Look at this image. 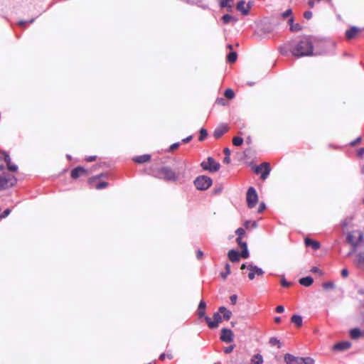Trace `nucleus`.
<instances>
[{"instance_id": "9d476101", "label": "nucleus", "mask_w": 364, "mask_h": 364, "mask_svg": "<svg viewBox=\"0 0 364 364\" xmlns=\"http://www.w3.org/2000/svg\"><path fill=\"white\" fill-rule=\"evenodd\" d=\"M247 269L250 271L248 274V278L250 280H253L255 276H262L264 272L263 269L253 263H250L247 265Z\"/></svg>"}, {"instance_id": "72a5a7b5", "label": "nucleus", "mask_w": 364, "mask_h": 364, "mask_svg": "<svg viewBox=\"0 0 364 364\" xmlns=\"http://www.w3.org/2000/svg\"><path fill=\"white\" fill-rule=\"evenodd\" d=\"M241 248H242V250L240 252V257H242L244 259L248 258L250 256V252H249V250L247 248V245H246L243 247H241Z\"/></svg>"}, {"instance_id": "2f4dec72", "label": "nucleus", "mask_w": 364, "mask_h": 364, "mask_svg": "<svg viewBox=\"0 0 364 364\" xmlns=\"http://www.w3.org/2000/svg\"><path fill=\"white\" fill-rule=\"evenodd\" d=\"M237 54L235 51H230L227 55V60L230 63H233L237 60Z\"/></svg>"}, {"instance_id": "e2e57ef3", "label": "nucleus", "mask_w": 364, "mask_h": 364, "mask_svg": "<svg viewBox=\"0 0 364 364\" xmlns=\"http://www.w3.org/2000/svg\"><path fill=\"white\" fill-rule=\"evenodd\" d=\"M360 141H361V137L358 136L356 139H355L354 141H351L350 143V144L351 146H355L357 144L360 143Z\"/></svg>"}, {"instance_id": "3c124183", "label": "nucleus", "mask_w": 364, "mask_h": 364, "mask_svg": "<svg viewBox=\"0 0 364 364\" xmlns=\"http://www.w3.org/2000/svg\"><path fill=\"white\" fill-rule=\"evenodd\" d=\"M266 209V204L264 202H261L259 205L257 212L259 213H262Z\"/></svg>"}, {"instance_id": "4be33fe9", "label": "nucleus", "mask_w": 364, "mask_h": 364, "mask_svg": "<svg viewBox=\"0 0 364 364\" xmlns=\"http://www.w3.org/2000/svg\"><path fill=\"white\" fill-rule=\"evenodd\" d=\"M288 23L290 26V31L293 32H298L302 29V26L299 23H294V17L291 16L288 20Z\"/></svg>"}, {"instance_id": "4d7b16f0", "label": "nucleus", "mask_w": 364, "mask_h": 364, "mask_svg": "<svg viewBox=\"0 0 364 364\" xmlns=\"http://www.w3.org/2000/svg\"><path fill=\"white\" fill-rule=\"evenodd\" d=\"M181 143L180 142H176V143H173V144H171L169 147V151H171L176 149H177L179 146H180Z\"/></svg>"}, {"instance_id": "5fc2aeb1", "label": "nucleus", "mask_w": 364, "mask_h": 364, "mask_svg": "<svg viewBox=\"0 0 364 364\" xmlns=\"http://www.w3.org/2000/svg\"><path fill=\"white\" fill-rule=\"evenodd\" d=\"M7 168L10 171H16L17 169H18V166L16 164H9V166H7Z\"/></svg>"}, {"instance_id": "58836bf2", "label": "nucleus", "mask_w": 364, "mask_h": 364, "mask_svg": "<svg viewBox=\"0 0 364 364\" xmlns=\"http://www.w3.org/2000/svg\"><path fill=\"white\" fill-rule=\"evenodd\" d=\"M224 95L226 98L231 100L235 97V93L232 89L228 88L225 90Z\"/></svg>"}, {"instance_id": "f704fd0d", "label": "nucleus", "mask_w": 364, "mask_h": 364, "mask_svg": "<svg viewBox=\"0 0 364 364\" xmlns=\"http://www.w3.org/2000/svg\"><path fill=\"white\" fill-rule=\"evenodd\" d=\"M0 159H4L7 166H9V164H11L10 156L5 151L1 152V156H0Z\"/></svg>"}, {"instance_id": "aec40b11", "label": "nucleus", "mask_w": 364, "mask_h": 364, "mask_svg": "<svg viewBox=\"0 0 364 364\" xmlns=\"http://www.w3.org/2000/svg\"><path fill=\"white\" fill-rule=\"evenodd\" d=\"M228 257L232 262H237L240 259V252L234 249L229 250Z\"/></svg>"}, {"instance_id": "a18cd8bd", "label": "nucleus", "mask_w": 364, "mask_h": 364, "mask_svg": "<svg viewBox=\"0 0 364 364\" xmlns=\"http://www.w3.org/2000/svg\"><path fill=\"white\" fill-rule=\"evenodd\" d=\"M35 21V18H31L30 20L28 21H23V20H21L18 22V25H20L21 26H27L28 24H30V23H32L33 21Z\"/></svg>"}, {"instance_id": "37998d69", "label": "nucleus", "mask_w": 364, "mask_h": 364, "mask_svg": "<svg viewBox=\"0 0 364 364\" xmlns=\"http://www.w3.org/2000/svg\"><path fill=\"white\" fill-rule=\"evenodd\" d=\"M292 15V10L291 9H288L287 10H286L284 12H283L282 14H281V16L283 19H285L287 18H288L289 16H291Z\"/></svg>"}, {"instance_id": "4468645a", "label": "nucleus", "mask_w": 364, "mask_h": 364, "mask_svg": "<svg viewBox=\"0 0 364 364\" xmlns=\"http://www.w3.org/2000/svg\"><path fill=\"white\" fill-rule=\"evenodd\" d=\"M346 240L348 243L350 244L352 246L351 251L348 254V256H350L353 254V252H354L356 250L357 247L359 245V241H355L354 236L350 232L348 234L346 237Z\"/></svg>"}, {"instance_id": "ea45409f", "label": "nucleus", "mask_w": 364, "mask_h": 364, "mask_svg": "<svg viewBox=\"0 0 364 364\" xmlns=\"http://www.w3.org/2000/svg\"><path fill=\"white\" fill-rule=\"evenodd\" d=\"M208 136V132L204 128H202L200 129V136H199V138H198V140L200 141H202L203 140H205V139Z\"/></svg>"}, {"instance_id": "0e129e2a", "label": "nucleus", "mask_w": 364, "mask_h": 364, "mask_svg": "<svg viewBox=\"0 0 364 364\" xmlns=\"http://www.w3.org/2000/svg\"><path fill=\"white\" fill-rule=\"evenodd\" d=\"M97 156H87L85 158V161H88V162H92V161H95Z\"/></svg>"}, {"instance_id": "6e6d98bb", "label": "nucleus", "mask_w": 364, "mask_h": 364, "mask_svg": "<svg viewBox=\"0 0 364 364\" xmlns=\"http://www.w3.org/2000/svg\"><path fill=\"white\" fill-rule=\"evenodd\" d=\"M222 190H223V188L221 186H218V187H215L213 188V194L215 195H218L219 193H220L222 192Z\"/></svg>"}, {"instance_id": "6e6552de", "label": "nucleus", "mask_w": 364, "mask_h": 364, "mask_svg": "<svg viewBox=\"0 0 364 364\" xmlns=\"http://www.w3.org/2000/svg\"><path fill=\"white\" fill-rule=\"evenodd\" d=\"M161 173H163L162 179L166 181L173 182L178 178L176 173L168 166L161 167Z\"/></svg>"}, {"instance_id": "f03ea898", "label": "nucleus", "mask_w": 364, "mask_h": 364, "mask_svg": "<svg viewBox=\"0 0 364 364\" xmlns=\"http://www.w3.org/2000/svg\"><path fill=\"white\" fill-rule=\"evenodd\" d=\"M284 360L286 364H315V360L311 357H299L291 353L284 354Z\"/></svg>"}, {"instance_id": "c756f323", "label": "nucleus", "mask_w": 364, "mask_h": 364, "mask_svg": "<svg viewBox=\"0 0 364 364\" xmlns=\"http://www.w3.org/2000/svg\"><path fill=\"white\" fill-rule=\"evenodd\" d=\"M356 265L358 267L364 266V252H358L356 255Z\"/></svg>"}, {"instance_id": "de8ad7c7", "label": "nucleus", "mask_w": 364, "mask_h": 364, "mask_svg": "<svg viewBox=\"0 0 364 364\" xmlns=\"http://www.w3.org/2000/svg\"><path fill=\"white\" fill-rule=\"evenodd\" d=\"M153 176L159 179H162L163 173H161V168L155 171L154 173H153Z\"/></svg>"}, {"instance_id": "423d86ee", "label": "nucleus", "mask_w": 364, "mask_h": 364, "mask_svg": "<svg viewBox=\"0 0 364 364\" xmlns=\"http://www.w3.org/2000/svg\"><path fill=\"white\" fill-rule=\"evenodd\" d=\"M246 200L249 208H253L256 205L258 201V196L254 187L251 186L247 189Z\"/></svg>"}, {"instance_id": "393cba45", "label": "nucleus", "mask_w": 364, "mask_h": 364, "mask_svg": "<svg viewBox=\"0 0 364 364\" xmlns=\"http://www.w3.org/2000/svg\"><path fill=\"white\" fill-rule=\"evenodd\" d=\"M299 282L301 285L308 287L313 284L314 279L311 276H306L301 278Z\"/></svg>"}, {"instance_id": "c03bdc74", "label": "nucleus", "mask_w": 364, "mask_h": 364, "mask_svg": "<svg viewBox=\"0 0 364 364\" xmlns=\"http://www.w3.org/2000/svg\"><path fill=\"white\" fill-rule=\"evenodd\" d=\"M235 234L237 237H244L245 235V230L243 228H238L235 230Z\"/></svg>"}, {"instance_id": "052dcab7", "label": "nucleus", "mask_w": 364, "mask_h": 364, "mask_svg": "<svg viewBox=\"0 0 364 364\" xmlns=\"http://www.w3.org/2000/svg\"><path fill=\"white\" fill-rule=\"evenodd\" d=\"M276 312L278 314L283 313L284 311V307L282 305L277 306L275 309Z\"/></svg>"}, {"instance_id": "f3484780", "label": "nucleus", "mask_w": 364, "mask_h": 364, "mask_svg": "<svg viewBox=\"0 0 364 364\" xmlns=\"http://www.w3.org/2000/svg\"><path fill=\"white\" fill-rule=\"evenodd\" d=\"M205 309H206V303L204 300H201L199 302L198 309H197V314L199 316V318H203L205 320V317H208V316L205 315Z\"/></svg>"}, {"instance_id": "f257e3e1", "label": "nucleus", "mask_w": 364, "mask_h": 364, "mask_svg": "<svg viewBox=\"0 0 364 364\" xmlns=\"http://www.w3.org/2000/svg\"><path fill=\"white\" fill-rule=\"evenodd\" d=\"M291 53L296 58L311 56L316 55L314 53V41L311 36H303L291 49Z\"/></svg>"}, {"instance_id": "a211bd4d", "label": "nucleus", "mask_w": 364, "mask_h": 364, "mask_svg": "<svg viewBox=\"0 0 364 364\" xmlns=\"http://www.w3.org/2000/svg\"><path fill=\"white\" fill-rule=\"evenodd\" d=\"M223 23L224 24L232 23V25L235 24L238 21V18L236 16H232L230 14H224L221 18Z\"/></svg>"}, {"instance_id": "603ef678", "label": "nucleus", "mask_w": 364, "mask_h": 364, "mask_svg": "<svg viewBox=\"0 0 364 364\" xmlns=\"http://www.w3.org/2000/svg\"><path fill=\"white\" fill-rule=\"evenodd\" d=\"M281 285L284 287H289L291 285V283L287 281V279L284 277H283L281 279Z\"/></svg>"}, {"instance_id": "7c9ffc66", "label": "nucleus", "mask_w": 364, "mask_h": 364, "mask_svg": "<svg viewBox=\"0 0 364 364\" xmlns=\"http://www.w3.org/2000/svg\"><path fill=\"white\" fill-rule=\"evenodd\" d=\"M263 362V357L260 353H257L254 355L251 359L252 364H262Z\"/></svg>"}, {"instance_id": "8fccbe9b", "label": "nucleus", "mask_w": 364, "mask_h": 364, "mask_svg": "<svg viewBox=\"0 0 364 364\" xmlns=\"http://www.w3.org/2000/svg\"><path fill=\"white\" fill-rule=\"evenodd\" d=\"M235 345H230L229 346H227L224 348V353L225 354H229L234 350Z\"/></svg>"}, {"instance_id": "1a4fd4ad", "label": "nucleus", "mask_w": 364, "mask_h": 364, "mask_svg": "<svg viewBox=\"0 0 364 364\" xmlns=\"http://www.w3.org/2000/svg\"><path fill=\"white\" fill-rule=\"evenodd\" d=\"M220 314L221 313L219 311L218 312H215L213 316L214 319L213 321H212L209 316L205 317V321L210 329L216 328L218 326V324L222 322L223 318Z\"/></svg>"}, {"instance_id": "774afa93", "label": "nucleus", "mask_w": 364, "mask_h": 364, "mask_svg": "<svg viewBox=\"0 0 364 364\" xmlns=\"http://www.w3.org/2000/svg\"><path fill=\"white\" fill-rule=\"evenodd\" d=\"M223 152H224L225 156H230L231 151L229 148H228V147L225 148L223 150Z\"/></svg>"}, {"instance_id": "20e7f679", "label": "nucleus", "mask_w": 364, "mask_h": 364, "mask_svg": "<svg viewBox=\"0 0 364 364\" xmlns=\"http://www.w3.org/2000/svg\"><path fill=\"white\" fill-rule=\"evenodd\" d=\"M17 183V178L9 173H4L0 176V191L6 190L14 186Z\"/></svg>"}, {"instance_id": "338daca9", "label": "nucleus", "mask_w": 364, "mask_h": 364, "mask_svg": "<svg viewBox=\"0 0 364 364\" xmlns=\"http://www.w3.org/2000/svg\"><path fill=\"white\" fill-rule=\"evenodd\" d=\"M203 252L201 250H198L196 252V257L198 259H200L203 257Z\"/></svg>"}, {"instance_id": "e433bc0d", "label": "nucleus", "mask_w": 364, "mask_h": 364, "mask_svg": "<svg viewBox=\"0 0 364 364\" xmlns=\"http://www.w3.org/2000/svg\"><path fill=\"white\" fill-rule=\"evenodd\" d=\"M107 173H102L100 174H97L95 176H92V177H90L89 179H88V183L90 184H92L94 183L95 181H96L97 179H99L102 177H106L107 176Z\"/></svg>"}, {"instance_id": "79ce46f5", "label": "nucleus", "mask_w": 364, "mask_h": 364, "mask_svg": "<svg viewBox=\"0 0 364 364\" xmlns=\"http://www.w3.org/2000/svg\"><path fill=\"white\" fill-rule=\"evenodd\" d=\"M108 185H109V183L107 182L101 181L96 185L95 188L97 190H101V189L107 188L108 186Z\"/></svg>"}, {"instance_id": "2eb2a0df", "label": "nucleus", "mask_w": 364, "mask_h": 364, "mask_svg": "<svg viewBox=\"0 0 364 364\" xmlns=\"http://www.w3.org/2000/svg\"><path fill=\"white\" fill-rule=\"evenodd\" d=\"M228 131V127L225 124H221L215 129L213 136L215 139H219Z\"/></svg>"}, {"instance_id": "c9c22d12", "label": "nucleus", "mask_w": 364, "mask_h": 364, "mask_svg": "<svg viewBox=\"0 0 364 364\" xmlns=\"http://www.w3.org/2000/svg\"><path fill=\"white\" fill-rule=\"evenodd\" d=\"M244 139L240 136H235L232 139V144L235 146H240L243 144Z\"/></svg>"}, {"instance_id": "680f3d73", "label": "nucleus", "mask_w": 364, "mask_h": 364, "mask_svg": "<svg viewBox=\"0 0 364 364\" xmlns=\"http://www.w3.org/2000/svg\"><path fill=\"white\" fill-rule=\"evenodd\" d=\"M341 274L343 277H347L349 274L348 270L347 269H343L341 270Z\"/></svg>"}, {"instance_id": "49530a36", "label": "nucleus", "mask_w": 364, "mask_h": 364, "mask_svg": "<svg viewBox=\"0 0 364 364\" xmlns=\"http://www.w3.org/2000/svg\"><path fill=\"white\" fill-rule=\"evenodd\" d=\"M11 209L6 208L0 214V219L6 218L11 213Z\"/></svg>"}, {"instance_id": "7ed1b4c3", "label": "nucleus", "mask_w": 364, "mask_h": 364, "mask_svg": "<svg viewBox=\"0 0 364 364\" xmlns=\"http://www.w3.org/2000/svg\"><path fill=\"white\" fill-rule=\"evenodd\" d=\"M193 184L198 190L205 191L213 184V180L210 177L202 175L196 178Z\"/></svg>"}, {"instance_id": "4c0bfd02", "label": "nucleus", "mask_w": 364, "mask_h": 364, "mask_svg": "<svg viewBox=\"0 0 364 364\" xmlns=\"http://www.w3.org/2000/svg\"><path fill=\"white\" fill-rule=\"evenodd\" d=\"M322 287L325 290L333 289L335 288V284L333 282H323L322 284Z\"/></svg>"}, {"instance_id": "ddd939ff", "label": "nucleus", "mask_w": 364, "mask_h": 364, "mask_svg": "<svg viewBox=\"0 0 364 364\" xmlns=\"http://www.w3.org/2000/svg\"><path fill=\"white\" fill-rule=\"evenodd\" d=\"M252 2L251 1H249L246 6H245V0H240L237 2V5H236V9L237 11H240L242 13V15L244 16H247L250 13V10L252 7Z\"/></svg>"}, {"instance_id": "9b49d317", "label": "nucleus", "mask_w": 364, "mask_h": 364, "mask_svg": "<svg viewBox=\"0 0 364 364\" xmlns=\"http://www.w3.org/2000/svg\"><path fill=\"white\" fill-rule=\"evenodd\" d=\"M91 171L82 166H77L71 171L70 176L73 179H77L80 176H88Z\"/></svg>"}, {"instance_id": "a878e982", "label": "nucleus", "mask_w": 364, "mask_h": 364, "mask_svg": "<svg viewBox=\"0 0 364 364\" xmlns=\"http://www.w3.org/2000/svg\"><path fill=\"white\" fill-rule=\"evenodd\" d=\"M219 311L223 314L222 318L226 321H228L232 316V311L227 309L225 306H220Z\"/></svg>"}, {"instance_id": "c85d7f7f", "label": "nucleus", "mask_w": 364, "mask_h": 364, "mask_svg": "<svg viewBox=\"0 0 364 364\" xmlns=\"http://www.w3.org/2000/svg\"><path fill=\"white\" fill-rule=\"evenodd\" d=\"M234 0H220L219 5L221 8H227L228 11H232V6L230 4V2H232Z\"/></svg>"}, {"instance_id": "bb28decb", "label": "nucleus", "mask_w": 364, "mask_h": 364, "mask_svg": "<svg viewBox=\"0 0 364 364\" xmlns=\"http://www.w3.org/2000/svg\"><path fill=\"white\" fill-rule=\"evenodd\" d=\"M150 159H151V155L150 154H143V155H141V156H136L135 158H134L133 160L136 163L143 164V163H145L146 161H149Z\"/></svg>"}, {"instance_id": "473e14b6", "label": "nucleus", "mask_w": 364, "mask_h": 364, "mask_svg": "<svg viewBox=\"0 0 364 364\" xmlns=\"http://www.w3.org/2000/svg\"><path fill=\"white\" fill-rule=\"evenodd\" d=\"M231 269H230V265L229 263H226L225 264V272H222L220 273V276L223 279H225L230 274Z\"/></svg>"}, {"instance_id": "69168bd1", "label": "nucleus", "mask_w": 364, "mask_h": 364, "mask_svg": "<svg viewBox=\"0 0 364 364\" xmlns=\"http://www.w3.org/2000/svg\"><path fill=\"white\" fill-rule=\"evenodd\" d=\"M357 155L362 157L364 155V148L361 147L357 151Z\"/></svg>"}, {"instance_id": "cd10ccee", "label": "nucleus", "mask_w": 364, "mask_h": 364, "mask_svg": "<svg viewBox=\"0 0 364 364\" xmlns=\"http://www.w3.org/2000/svg\"><path fill=\"white\" fill-rule=\"evenodd\" d=\"M291 322L295 324L297 327H300L303 324L302 316L299 314H294L291 318Z\"/></svg>"}, {"instance_id": "0eeeda50", "label": "nucleus", "mask_w": 364, "mask_h": 364, "mask_svg": "<svg viewBox=\"0 0 364 364\" xmlns=\"http://www.w3.org/2000/svg\"><path fill=\"white\" fill-rule=\"evenodd\" d=\"M270 171V166L267 162H263L254 168V172L257 175L260 174L262 180H265L269 176Z\"/></svg>"}, {"instance_id": "412c9836", "label": "nucleus", "mask_w": 364, "mask_h": 364, "mask_svg": "<svg viewBox=\"0 0 364 364\" xmlns=\"http://www.w3.org/2000/svg\"><path fill=\"white\" fill-rule=\"evenodd\" d=\"M305 245L307 247H311L314 250H317L320 248V242L312 240L311 238L306 237L304 240Z\"/></svg>"}, {"instance_id": "bf43d9fd", "label": "nucleus", "mask_w": 364, "mask_h": 364, "mask_svg": "<svg viewBox=\"0 0 364 364\" xmlns=\"http://www.w3.org/2000/svg\"><path fill=\"white\" fill-rule=\"evenodd\" d=\"M312 273H319L320 274H322L321 270L318 267H313L311 270Z\"/></svg>"}, {"instance_id": "5701e85b", "label": "nucleus", "mask_w": 364, "mask_h": 364, "mask_svg": "<svg viewBox=\"0 0 364 364\" xmlns=\"http://www.w3.org/2000/svg\"><path fill=\"white\" fill-rule=\"evenodd\" d=\"M350 336L352 339L355 340L363 336V333L359 328H354L350 330Z\"/></svg>"}, {"instance_id": "6ab92c4d", "label": "nucleus", "mask_w": 364, "mask_h": 364, "mask_svg": "<svg viewBox=\"0 0 364 364\" xmlns=\"http://www.w3.org/2000/svg\"><path fill=\"white\" fill-rule=\"evenodd\" d=\"M359 31L360 29L357 26H350V28L346 31V38L348 40L353 39L355 37Z\"/></svg>"}, {"instance_id": "09e8293b", "label": "nucleus", "mask_w": 364, "mask_h": 364, "mask_svg": "<svg viewBox=\"0 0 364 364\" xmlns=\"http://www.w3.org/2000/svg\"><path fill=\"white\" fill-rule=\"evenodd\" d=\"M242 237H237L236 238V242L237 243V245H238L240 247H243V246H245V245H247V242H246L245 241H243V240H242Z\"/></svg>"}, {"instance_id": "13d9d810", "label": "nucleus", "mask_w": 364, "mask_h": 364, "mask_svg": "<svg viewBox=\"0 0 364 364\" xmlns=\"http://www.w3.org/2000/svg\"><path fill=\"white\" fill-rule=\"evenodd\" d=\"M237 296L236 294H232L230 296V300L232 303V304H235L237 302Z\"/></svg>"}, {"instance_id": "39448f33", "label": "nucleus", "mask_w": 364, "mask_h": 364, "mask_svg": "<svg viewBox=\"0 0 364 364\" xmlns=\"http://www.w3.org/2000/svg\"><path fill=\"white\" fill-rule=\"evenodd\" d=\"M200 166L205 171L214 173L220 169V164L217 162L213 157L209 156L208 157L207 161H203L201 162Z\"/></svg>"}, {"instance_id": "864d4df0", "label": "nucleus", "mask_w": 364, "mask_h": 364, "mask_svg": "<svg viewBox=\"0 0 364 364\" xmlns=\"http://www.w3.org/2000/svg\"><path fill=\"white\" fill-rule=\"evenodd\" d=\"M312 12L311 11H306L304 13V17L306 18V19H311L312 18Z\"/></svg>"}, {"instance_id": "a19ab883", "label": "nucleus", "mask_w": 364, "mask_h": 364, "mask_svg": "<svg viewBox=\"0 0 364 364\" xmlns=\"http://www.w3.org/2000/svg\"><path fill=\"white\" fill-rule=\"evenodd\" d=\"M269 343L272 346L277 345L278 346V348H281L280 341L276 337L270 338Z\"/></svg>"}, {"instance_id": "f8f14e48", "label": "nucleus", "mask_w": 364, "mask_h": 364, "mask_svg": "<svg viewBox=\"0 0 364 364\" xmlns=\"http://www.w3.org/2000/svg\"><path fill=\"white\" fill-rule=\"evenodd\" d=\"M220 339L225 343H231L234 340V333L232 330L223 328L221 330Z\"/></svg>"}, {"instance_id": "dca6fc26", "label": "nucleus", "mask_w": 364, "mask_h": 364, "mask_svg": "<svg viewBox=\"0 0 364 364\" xmlns=\"http://www.w3.org/2000/svg\"><path fill=\"white\" fill-rule=\"evenodd\" d=\"M351 346V343L348 341L338 342L333 346V350L336 351H343L348 350Z\"/></svg>"}, {"instance_id": "b1692460", "label": "nucleus", "mask_w": 364, "mask_h": 364, "mask_svg": "<svg viewBox=\"0 0 364 364\" xmlns=\"http://www.w3.org/2000/svg\"><path fill=\"white\" fill-rule=\"evenodd\" d=\"M294 46L290 45V43H285L281 46L279 47V51L281 55H287L289 52H291V49Z\"/></svg>"}]
</instances>
